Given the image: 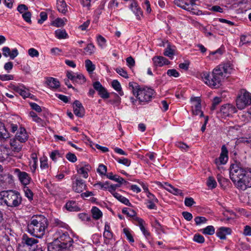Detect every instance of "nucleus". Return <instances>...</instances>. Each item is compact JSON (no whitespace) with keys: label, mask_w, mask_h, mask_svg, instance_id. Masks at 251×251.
Wrapping results in <instances>:
<instances>
[{"label":"nucleus","mask_w":251,"mask_h":251,"mask_svg":"<svg viewBox=\"0 0 251 251\" xmlns=\"http://www.w3.org/2000/svg\"><path fill=\"white\" fill-rule=\"evenodd\" d=\"M233 68L230 62L221 64L216 67L211 73L203 72L201 74L202 81L207 85L213 89L219 88L222 82L227 77L226 75L231 73Z\"/></svg>","instance_id":"1"},{"label":"nucleus","mask_w":251,"mask_h":251,"mask_svg":"<svg viewBox=\"0 0 251 251\" xmlns=\"http://www.w3.org/2000/svg\"><path fill=\"white\" fill-rule=\"evenodd\" d=\"M229 176L238 189L244 191L251 187V168L244 167L241 163L235 162L230 166Z\"/></svg>","instance_id":"2"},{"label":"nucleus","mask_w":251,"mask_h":251,"mask_svg":"<svg viewBox=\"0 0 251 251\" xmlns=\"http://www.w3.org/2000/svg\"><path fill=\"white\" fill-rule=\"evenodd\" d=\"M48 226V220L44 216L34 215L27 224V231L31 235L41 238L45 235Z\"/></svg>","instance_id":"3"},{"label":"nucleus","mask_w":251,"mask_h":251,"mask_svg":"<svg viewBox=\"0 0 251 251\" xmlns=\"http://www.w3.org/2000/svg\"><path fill=\"white\" fill-rule=\"evenodd\" d=\"M22 202L20 193L15 190H9L0 192V205L11 207H17Z\"/></svg>","instance_id":"4"},{"label":"nucleus","mask_w":251,"mask_h":251,"mask_svg":"<svg viewBox=\"0 0 251 251\" xmlns=\"http://www.w3.org/2000/svg\"><path fill=\"white\" fill-rule=\"evenodd\" d=\"M128 88L141 102L147 103L151 101L155 93L153 89L148 87H141L135 82H129Z\"/></svg>","instance_id":"5"},{"label":"nucleus","mask_w":251,"mask_h":251,"mask_svg":"<svg viewBox=\"0 0 251 251\" xmlns=\"http://www.w3.org/2000/svg\"><path fill=\"white\" fill-rule=\"evenodd\" d=\"M54 241L61 244L65 248L69 249L73 245V239L71 238L68 232L61 229L57 230L54 235Z\"/></svg>","instance_id":"6"},{"label":"nucleus","mask_w":251,"mask_h":251,"mask_svg":"<svg viewBox=\"0 0 251 251\" xmlns=\"http://www.w3.org/2000/svg\"><path fill=\"white\" fill-rule=\"evenodd\" d=\"M251 104V94L247 91L242 92L241 95L237 98L236 100V105L237 108L242 110Z\"/></svg>","instance_id":"7"},{"label":"nucleus","mask_w":251,"mask_h":251,"mask_svg":"<svg viewBox=\"0 0 251 251\" xmlns=\"http://www.w3.org/2000/svg\"><path fill=\"white\" fill-rule=\"evenodd\" d=\"M193 114L198 115L200 114V117L204 116L203 112L201 110V100L199 97H194L191 99Z\"/></svg>","instance_id":"8"},{"label":"nucleus","mask_w":251,"mask_h":251,"mask_svg":"<svg viewBox=\"0 0 251 251\" xmlns=\"http://www.w3.org/2000/svg\"><path fill=\"white\" fill-rule=\"evenodd\" d=\"M76 170L78 174L84 178H87L89 176L88 172L91 170V167L88 163L82 162L76 166Z\"/></svg>","instance_id":"9"},{"label":"nucleus","mask_w":251,"mask_h":251,"mask_svg":"<svg viewBox=\"0 0 251 251\" xmlns=\"http://www.w3.org/2000/svg\"><path fill=\"white\" fill-rule=\"evenodd\" d=\"M221 150L220 156L216 158L214 161L217 166L226 164L228 160V151L225 145L222 147Z\"/></svg>","instance_id":"10"},{"label":"nucleus","mask_w":251,"mask_h":251,"mask_svg":"<svg viewBox=\"0 0 251 251\" xmlns=\"http://www.w3.org/2000/svg\"><path fill=\"white\" fill-rule=\"evenodd\" d=\"M11 88L13 90L19 93L25 99L30 96L29 90L26 88L23 84H20L18 86L13 85Z\"/></svg>","instance_id":"11"},{"label":"nucleus","mask_w":251,"mask_h":251,"mask_svg":"<svg viewBox=\"0 0 251 251\" xmlns=\"http://www.w3.org/2000/svg\"><path fill=\"white\" fill-rule=\"evenodd\" d=\"M93 87L98 92V94L102 99H107L109 94L99 81H96L93 84Z\"/></svg>","instance_id":"12"},{"label":"nucleus","mask_w":251,"mask_h":251,"mask_svg":"<svg viewBox=\"0 0 251 251\" xmlns=\"http://www.w3.org/2000/svg\"><path fill=\"white\" fill-rule=\"evenodd\" d=\"M15 172L18 173V178L23 185L26 186L29 184L31 178L27 173L21 172L19 169H16Z\"/></svg>","instance_id":"13"},{"label":"nucleus","mask_w":251,"mask_h":251,"mask_svg":"<svg viewBox=\"0 0 251 251\" xmlns=\"http://www.w3.org/2000/svg\"><path fill=\"white\" fill-rule=\"evenodd\" d=\"M220 111L224 116L226 117L235 113L236 109L232 104H226L221 106Z\"/></svg>","instance_id":"14"},{"label":"nucleus","mask_w":251,"mask_h":251,"mask_svg":"<svg viewBox=\"0 0 251 251\" xmlns=\"http://www.w3.org/2000/svg\"><path fill=\"white\" fill-rule=\"evenodd\" d=\"M85 181L81 178H76L73 185L75 192L80 193L86 188Z\"/></svg>","instance_id":"15"},{"label":"nucleus","mask_w":251,"mask_h":251,"mask_svg":"<svg viewBox=\"0 0 251 251\" xmlns=\"http://www.w3.org/2000/svg\"><path fill=\"white\" fill-rule=\"evenodd\" d=\"M73 109L75 114L78 117H82L84 115L85 110L81 102L75 100L73 103Z\"/></svg>","instance_id":"16"},{"label":"nucleus","mask_w":251,"mask_h":251,"mask_svg":"<svg viewBox=\"0 0 251 251\" xmlns=\"http://www.w3.org/2000/svg\"><path fill=\"white\" fill-rule=\"evenodd\" d=\"M15 138L18 140L20 143L25 142L28 138V134L24 127H20L18 131Z\"/></svg>","instance_id":"17"},{"label":"nucleus","mask_w":251,"mask_h":251,"mask_svg":"<svg viewBox=\"0 0 251 251\" xmlns=\"http://www.w3.org/2000/svg\"><path fill=\"white\" fill-rule=\"evenodd\" d=\"M231 233V229L229 227H221L216 231V235L221 239H226L227 235Z\"/></svg>","instance_id":"18"},{"label":"nucleus","mask_w":251,"mask_h":251,"mask_svg":"<svg viewBox=\"0 0 251 251\" xmlns=\"http://www.w3.org/2000/svg\"><path fill=\"white\" fill-rule=\"evenodd\" d=\"M48 251H66L69 249L65 248V246H62L60 243L56 241H53L49 244L48 247Z\"/></svg>","instance_id":"19"},{"label":"nucleus","mask_w":251,"mask_h":251,"mask_svg":"<svg viewBox=\"0 0 251 251\" xmlns=\"http://www.w3.org/2000/svg\"><path fill=\"white\" fill-rule=\"evenodd\" d=\"M152 61L156 67H162L170 63V61L167 58L161 56H154L152 58Z\"/></svg>","instance_id":"20"},{"label":"nucleus","mask_w":251,"mask_h":251,"mask_svg":"<svg viewBox=\"0 0 251 251\" xmlns=\"http://www.w3.org/2000/svg\"><path fill=\"white\" fill-rule=\"evenodd\" d=\"M130 8L136 16L137 19L140 20L141 16L142 15V12L136 1H133L131 3Z\"/></svg>","instance_id":"21"},{"label":"nucleus","mask_w":251,"mask_h":251,"mask_svg":"<svg viewBox=\"0 0 251 251\" xmlns=\"http://www.w3.org/2000/svg\"><path fill=\"white\" fill-rule=\"evenodd\" d=\"M163 187L166 190L174 195H183L182 191L181 190L173 187L172 185L167 182L164 183Z\"/></svg>","instance_id":"22"},{"label":"nucleus","mask_w":251,"mask_h":251,"mask_svg":"<svg viewBox=\"0 0 251 251\" xmlns=\"http://www.w3.org/2000/svg\"><path fill=\"white\" fill-rule=\"evenodd\" d=\"M65 207L67 210L71 212H77L80 210V208L78 206L77 203L74 201H68L65 204Z\"/></svg>","instance_id":"23"},{"label":"nucleus","mask_w":251,"mask_h":251,"mask_svg":"<svg viewBox=\"0 0 251 251\" xmlns=\"http://www.w3.org/2000/svg\"><path fill=\"white\" fill-rule=\"evenodd\" d=\"M9 137V133L5 129L3 124L0 122V141H4Z\"/></svg>","instance_id":"24"},{"label":"nucleus","mask_w":251,"mask_h":251,"mask_svg":"<svg viewBox=\"0 0 251 251\" xmlns=\"http://www.w3.org/2000/svg\"><path fill=\"white\" fill-rule=\"evenodd\" d=\"M134 220L138 223L140 230L142 232L143 234L145 235V236L146 238L149 237L150 236V233L147 230H146V229L144 227L143 225L144 223V220L140 218L139 217H135Z\"/></svg>","instance_id":"25"},{"label":"nucleus","mask_w":251,"mask_h":251,"mask_svg":"<svg viewBox=\"0 0 251 251\" xmlns=\"http://www.w3.org/2000/svg\"><path fill=\"white\" fill-rule=\"evenodd\" d=\"M18 141V140L15 138L12 140H11L10 142L11 150L15 152H20L21 151L23 147V146Z\"/></svg>","instance_id":"26"},{"label":"nucleus","mask_w":251,"mask_h":251,"mask_svg":"<svg viewBox=\"0 0 251 251\" xmlns=\"http://www.w3.org/2000/svg\"><path fill=\"white\" fill-rule=\"evenodd\" d=\"M47 83L48 85L52 89H56L60 86L59 81L57 79L53 77H49L48 78Z\"/></svg>","instance_id":"27"},{"label":"nucleus","mask_w":251,"mask_h":251,"mask_svg":"<svg viewBox=\"0 0 251 251\" xmlns=\"http://www.w3.org/2000/svg\"><path fill=\"white\" fill-rule=\"evenodd\" d=\"M57 8L58 10L65 14L67 11V4L64 0H58L57 1Z\"/></svg>","instance_id":"28"},{"label":"nucleus","mask_w":251,"mask_h":251,"mask_svg":"<svg viewBox=\"0 0 251 251\" xmlns=\"http://www.w3.org/2000/svg\"><path fill=\"white\" fill-rule=\"evenodd\" d=\"M116 199H117L119 201L122 202L123 203L126 205H130L131 203H130L129 200L125 198V197L122 196L118 192L114 193L112 195Z\"/></svg>","instance_id":"29"},{"label":"nucleus","mask_w":251,"mask_h":251,"mask_svg":"<svg viewBox=\"0 0 251 251\" xmlns=\"http://www.w3.org/2000/svg\"><path fill=\"white\" fill-rule=\"evenodd\" d=\"M112 86L114 89L117 91L121 96L124 95V92L122 90L121 85L117 80H113L111 83Z\"/></svg>","instance_id":"30"},{"label":"nucleus","mask_w":251,"mask_h":251,"mask_svg":"<svg viewBox=\"0 0 251 251\" xmlns=\"http://www.w3.org/2000/svg\"><path fill=\"white\" fill-rule=\"evenodd\" d=\"M8 156V149L4 146H0V161H2L5 160Z\"/></svg>","instance_id":"31"},{"label":"nucleus","mask_w":251,"mask_h":251,"mask_svg":"<svg viewBox=\"0 0 251 251\" xmlns=\"http://www.w3.org/2000/svg\"><path fill=\"white\" fill-rule=\"evenodd\" d=\"M55 37L59 39H66L68 37V34L65 29H59L55 31Z\"/></svg>","instance_id":"32"},{"label":"nucleus","mask_w":251,"mask_h":251,"mask_svg":"<svg viewBox=\"0 0 251 251\" xmlns=\"http://www.w3.org/2000/svg\"><path fill=\"white\" fill-rule=\"evenodd\" d=\"M91 212L94 219L98 220L102 216L101 211L97 207H93L91 209Z\"/></svg>","instance_id":"33"},{"label":"nucleus","mask_w":251,"mask_h":251,"mask_svg":"<svg viewBox=\"0 0 251 251\" xmlns=\"http://www.w3.org/2000/svg\"><path fill=\"white\" fill-rule=\"evenodd\" d=\"M23 240L24 243L28 246H34L38 243L37 240L33 238H29L27 236H24Z\"/></svg>","instance_id":"34"},{"label":"nucleus","mask_w":251,"mask_h":251,"mask_svg":"<svg viewBox=\"0 0 251 251\" xmlns=\"http://www.w3.org/2000/svg\"><path fill=\"white\" fill-rule=\"evenodd\" d=\"M201 232L205 235H213L215 233V228L212 226H208L201 230Z\"/></svg>","instance_id":"35"},{"label":"nucleus","mask_w":251,"mask_h":251,"mask_svg":"<svg viewBox=\"0 0 251 251\" xmlns=\"http://www.w3.org/2000/svg\"><path fill=\"white\" fill-rule=\"evenodd\" d=\"M85 65L86 70L89 73L93 72L95 69V65L89 59H87L85 61Z\"/></svg>","instance_id":"36"},{"label":"nucleus","mask_w":251,"mask_h":251,"mask_svg":"<svg viewBox=\"0 0 251 251\" xmlns=\"http://www.w3.org/2000/svg\"><path fill=\"white\" fill-rule=\"evenodd\" d=\"M175 54V50L172 49L170 45H168L167 48L165 49L164 54L169 57L172 58Z\"/></svg>","instance_id":"37"},{"label":"nucleus","mask_w":251,"mask_h":251,"mask_svg":"<svg viewBox=\"0 0 251 251\" xmlns=\"http://www.w3.org/2000/svg\"><path fill=\"white\" fill-rule=\"evenodd\" d=\"M25 196L31 201L33 200V193L28 187L25 186L23 188Z\"/></svg>","instance_id":"38"},{"label":"nucleus","mask_w":251,"mask_h":251,"mask_svg":"<svg viewBox=\"0 0 251 251\" xmlns=\"http://www.w3.org/2000/svg\"><path fill=\"white\" fill-rule=\"evenodd\" d=\"M207 185L211 189L215 188L217 186V182L213 176H209L207 182Z\"/></svg>","instance_id":"39"},{"label":"nucleus","mask_w":251,"mask_h":251,"mask_svg":"<svg viewBox=\"0 0 251 251\" xmlns=\"http://www.w3.org/2000/svg\"><path fill=\"white\" fill-rule=\"evenodd\" d=\"M194 221L195 222L196 225L199 226L201 224H206L208 220L204 217L197 216L195 218Z\"/></svg>","instance_id":"40"},{"label":"nucleus","mask_w":251,"mask_h":251,"mask_svg":"<svg viewBox=\"0 0 251 251\" xmlns=\"http://www.w3.org/2000/svg\"><path fill=\"white\" fill-rule=\"evenodd\" d=\"M54 225L55 226H57L58 227H62L64 229H68L69 228V226L66 223L61 221L58 219H54Z\"/></svg>","instance_id":"41"},{"label":"nucleus","mask_w":251,"mask_h":251,"mask_svg":"<svg viewBox=\"0 0 251 251\" xmlns=\"http://www.w3.org/2000/svg\"><path fill=\"white\" fill-rule=\"evenodd\" d=\"M251 40L249 36L242 35L240 37V46H243L245 44L250 43Z\"/></svg>","instance_id":"42"},{"label":"nucleus","mask_w":251,"mask_h":251,"mask_svg":"<svg viewBox=\"0 0 251 251\" xmlns=\"http://www.w3.org/2000/svg\"><path fill=\"white\" fill-rule=\"evenodd\" d=\"M116 160L119 163L124 165L127 167L129 166L131 164V161L126 158L122 157L121 158H116Z\"/></svg>","instance_id":"43"},{"label":"nucleus","mask_w":251,"mask_h":251,"mask_svg":"<svg viewBox=\"0 0 251 251\" xmlns=\"http://www.w3.org/2000/svg\"><path fill=\"white\" fill-rule=\"evenodd\" d=\"M107 172V167L103 164H100L97 169V172L101 176H105Z\"/></svg>","instance_id":"44"},{"label":"nucleus","mask_w":251,"mask_h":251,"mask_svg":"<svg viewBox=\"0 0 251 251\" xmlns=\"http://www.w3.org/2000/svg\"><path fill=\"white\" fill-rule=\"evenodd\" d=\"M64 24L63 20L61 18H57L51 23V25L58 27L64 26Z\"/></svg>","instance_id":"45"},{"label":"nucleus","mask_w":251,"mask_h":251,"mask_svg":"<svg viewBox=\"0 0 251 251\" xmlns=\"http://www.w3.org/2000/svg\"><path fill=\"white\" fill-rule=\"evenodd\" d=\"M29 116L32 118V120L37 123L41 124L43 120L39 117L33 111H31L29 113Z\"/></svg>","instance_id":"46"},{"label":"nucleus","mask_w":251,"mask_h":251,"mask_svg":"<svg viewBox=\"0 0 251 251\" xmlns=\"http://www.w3.org/2000/svg\"><path fill=\"white\" fill-rule=\"evenodd\" d=\"M176 145L182 151H186L189 148V147L187 145L181 142H176Z\"/></svg>","instance_id":"47"},{"label":"nucleus","mask_w":251,"mask_h":251,"mask_svg":"<svg viewBox=\"0 0 251 251\" xmlns=\"http://www.w3.org/2000/svg\"><path fill=\"white\" fill-rule=\"evenodd\" d=\"M123 232L129 242L133 243L134 242V240L128 229L126 228H124Z\"/></svg>","instance_id":"48"},{"label":"nucleus","mask_w":251,"mask_h":251,"mask_svg":"<svg viewBox=\"0 0 251 251\" xmlns=\"http://www.w3.org/2000/svg\"><path fill=\"white\" fill-rule=\"evenodd\" d=\"M98 45L101 47L103 48L105 46L106 40L100 35H99L97 38Z\"/></svg>","instance_id":"49"},{"label":"nucleus","mask_w":251,"mask_h":251,"mask_svg":"<svg viewBox=\"0 0 251 251\" xmlns=\"http://www.w3.org/2000/svg\"><path fill=\"white\" fill-rule=\"evenodd\" d=\"M95 49V48L94 45L90 43L88 44L87 46L84 49V50L87 53L90 55L94 52Z\"/></svg>","instance_id":"50"},{"label":"nucleus","mask_w":251,"mask_h":251,"mask_svg":"<svg viewBox=\"0 0 251 251\" xmlns=\"http://www.w3.org/2000/svg\"><path fill=\"white\" fill-rule=\"evenodd\" d=\"M116 72L121 76H123L124 78H128V75L127 73L126 70H125L123 68H117L116 69Z\"/></svg>","instance_id":"51"},{"label":"nucleus","mask_w":251,"mask_h":251,"mask_svg":"<svg viewBox=\"0 0 251 251\" xmlns=\"http://www.w3.org/2000/svg\"><path fill=\"white\" fill-rule=\"evenodd\" d=\"M195 1L194 0H191L190 1V3H185L183 5H179L182 9L187 10L188 11H190L192 9V6L193 4H194Z\"/></svg>","instance_id":"52"},{"label":"nucleus","mask_w":251,"mask_h":251,"mask_svg":"<svg viewBox=\"0 0 251 251\" xmlns=\"http://www.w3.org/2000/svg\"><path fill=\"white\" fill-rule=\"evenodd\" d=\"M221 102V98L220 97H215L214 98L212 102V105L211 107V110H214L216 109V106Z\"/></svg>","instance_id":"53"},{"label":"nucleus","mask_w":251,"mask_h":251,"mask_svg":"<svg viewBox=\"0 0 251 251\" xmlns=\"http://www.w3.org/2000/svg\"><path fill=\"white\" fill-rule=\"evenodd\" d=\"M31 14L29 11L25 12L24 13L22 14V17L24 19V20L26 22L30 24L31 23Z\"/></svg>","instance_id":"54"},{"label":"nucleus","mask_w":251,"mask_h":251,"mask_svg":"<svg viewBox=\"0 0 251 251\" xmlns=\"http://www.w3.org/2000/svg\"><path fill=\"white\" fill-rule=\"evenodd\" d=\"M66 158L73 163H74L76 161L77 158L75 155L73 153L69 152L66 155Z\"/></svg>","instance_id":"55"},{"label":"nucleus","mask_w":251,"mask_h":251,"mask_svg":"<svg viewBox=\"0 0 251 251\" xmlns=\"http://www.w3.org/2000/svg\"><path fill=\"white\" fill-rule=\"evenodd\" d=\"M196 202L192 198L186 197L184 200V204L186 206L191 207Z\"/></svg>","instance_id":"56"},{"label":"nucleus","mask_w":251,"mask_h":251,"mask_svg":"<svg viewBox=\"0 0 251 251\" xmlns=\"http://www.w3.org/2000/svg\"><path fill=\"white\" fill-rule=\"evenodd\" d=\"M167 74L170 76L177 77L179 75V73L176 69H169L167 72Z\"/></svg>","instance_id":"57"},{"label":"nucleus","mask_w":251,"mask_h":251,"mask_svg":"<svg viewBox=\"0 0 251 251\" xmlns=\"http://www.w3.org/2000/svg\"><path fill=\"white\" fill-rule=\"evenodd\" d=\"M193 240L199 243H203L204 242V238L200 234H195L193 237Z\"/></svg>","instance_id":"58"},{"label":"nucleus","mask_w":251,"mask_h":251,"mask_svg":"<svg viewBox=\"0 0 251 251\" xmlns=\"http://www.w3.org/2000/svg\"><path fill=\"white\" fill-rule=\"evenodd\" d=\"M109 183L108 181H106L104 183L99 182L94 184V186H99L101 189L106 190L109 187Z\"/></svg>","instance_id":"59"},{"label":"nucleus","mask_w":251,"mask_h":251,"mask_svg":"<svg viewBox=\"0 0 251 251\" xmlns=\"http://www.w3.org/2000/svg\"><path fill=\"white\" fill-rule=\"evenodd\" d=\"M40 168L41 169H47L49 168L48 160L46 158L40 159Z\"/></svg>","instance_id":"60"},{"label":"nucleus","mask_w":251,"mask_h":251,"mask_svg":"<svg viewBox=\"0 0 251 251\" xmlns=\"http://www.w3.org/2000/svg\"><path fill=\"white\" fill-rule=\"evenodd\" d=\"M40 19L38 20V23L40 24H42L44 21H45L48 18L47 14L45 12H41L40 13Z\"/></svg>","instance_id":"61"},{"label":"nucleus","mask_w":251,"mask_h":251,"mask_svg":"<svg viewBox=\"0 0 251 251\" xmlns=\"http://www.w3.org/2000/svg\"><path fill=\"white\" fill-rule=\"evenodd\" d=\"M28 54L32 57H38L39 56V52L34 48H30L28 50Z\"/></svg>","instance_id":"62"},{"label":"nucleus","mask_w":251,"mask_h":251,"mask_svg":"<svg viewBox=\"0 0 251 251\" xmlns=\"http://www.w3.org/2000/svg\"><path fill=\"white\" fill-rule=\"evenodd\" d=\"M160 107L163 111H166L169 108V103L165 100H162L160 104Z\"/></svg>","instance_id":"63"},{"label":"nucleus","mask_w":251,"mask_h":251,"mask_svg":"<svg viewBox=\"0 0 251 251\" xmlns=\"http://www.w3.org/2000/svg\"><path fill=\"white\" fill-rule=\"evenodd\" d=\"M28 9V7L26 5L24 4H19L17 7V10L22 14L24 13Z\"/></svg>","instance_id":"64"}]
</instances>
